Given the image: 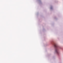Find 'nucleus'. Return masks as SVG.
I'll return each mask as SVG.
<instances>
[{
	"label": "nucleus",
	"instance_id": "obj_1",
	"mask_svg": "<svg viewBox=\"0 0 63 63\" xmlns=\"http://www.w3.org/2000/svg\"><path fill=\"white\" fill-rule=\"evenodd\" d=\"M55 51L58 54H59V52H58V49L57 48H56L55 49Z\"/></svg>",
	"mask_w": 63,
	"mask_h": 63
},
{
	"label": "nucleus",
	"instance_id": "obj_2",
	"mask_svg": "<svg viewBox=\"0 0 63 63\" xmlns=\"http://www.w3.org/2000/svg\"><path fill=\"white\" fill-rule=\"evenodd\" d=\"M54 47H56H56H58L57 46V45H56V44H55V43H54Z\"/></svg>",
	"mask_w": 63,
	"mask_h": 63
}]
</instances>
